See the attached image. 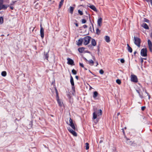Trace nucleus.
I'll return each mask as SVG.
<instances>
[{
	"label": "nucleus",
	"mask_w": 152,
	"mask_h": 152,
	"mask_svg": "<svg viewBox=\"0 0 152 152\" xmlns=\"http://www.w3.org/2000/svg\"><path fill=\"white\" fill-rule=\"evenodd\" d=\"M72 72L74 75H76L77 74V71L74 69L72 70Z\"/></svg>",
	"instance_id": "29"
},
{
	"label": "nucleus",
	"mask_w": 152,
	"mask_h": 152,
	"mask_svg": "<svg viewBox=\"0 0 152 152\" xmlns=\"http://www.w3.org/2000/svg\"><path fill=\"white\" fill-rule=\"evenodd\" d=\"M91 39V37L88 36H86L83 38V44L85 45H87L89 43Z\"/></svg>",
	"instance_id": "4"
},
{
	"label": "nucleus",
	"mask_w": 152,
	"mask_h": 152,
	"mask_svg": "<svg viewBox=\"0 0 152 152\" xmlns=\"http://www.w3.org/2000/svg\"><path fill=\"white\" fill-rule=\"evenodd\" d=\"M74 8L72 7H70L69 10V12L71 14H72Z\"/></svg>",
	"instance_id": "20"
},
{
	"label": "nucleus",
	"mask_w": 152,
	"mask_h": 152,
	"mask_svg": "<svg viewBox=\"0 0 152 152\" xmlns=\"http://www.w3.org/2000/svg\"><path fill=\"white\" fill-rule=\"evenodd\" d=\"M61 2H64V0H61Z\"/></svg>",
	"instance_id": "62"
},
{
	"label": "nucleus",
	"mask_w": 152,
	"mask_h": 152,
	"mask_svg": "<svg viewBox=\"0 0 152 152\" xmlns=\"http://www.w3.org/2000/svg\"><path fill=\"white\" fill-rule=\"evenodd\" d=\"M93 58L94 60H95V58L94 56H93Z\"/></svg>",
	"instance_id": "55"
},
{
	"label": "nucleus",
	"mask_w": 152,
	"mask_h": 152,
	"mask_svg": "<svg viewBox=\"0 0 152 152\" xmlns=\"http://www.w3.org/2000/svg\"><path fill=\"white\" fill-rule=\"evenodd\" d=\"M99 73L101 74H103V73H104V71L101 69H100V70H99Z\"/></svg>",
	"instance_id": "36"
},
{
	"label": "nucleus",
	"mask_w": 152,
	"mask_h": 152,
	"mask_svg": "<svg viewBox=\"0 0 152 152\" xmlns=\"http://www.w3.org/2000/svg\"><path fill=\"white\" fill-rule=\"evenodd\" d=\"M63 2H61V1H60V2L59 5V8H60L62 6V5L63 4Z\"/></svg>",
	"instance_id": "32"
},
{
	"label": "nucleus",
	"mask_w": 152,
	"mask_h": 152,
	"mask_svg": "<svg viewBox=\"0 0 152 152\" xmlns=\"http://www.w3.org/2000/svg\"><path fill=\"white\" fill-rule=\"evenodd\" d=\"M67 60L68 61L67 63L69 65H74V62L70 58H67Z\"/></svg>",
	"instance_id": "8"
},
{
	"label": "nucleus",
	"mask_w": 152,
	"mask_h": 152,
	"mask_svg": "<svg viewBox=\"0 0 152 152\" xmlns=\"http://www.w3.org/2000/svg\"><path fill=\"white\" fill-rule=\"evenodd\" d=\"M98 121V120H97V119H96V121H95V123H96Z\"/></svg>",
	"instance_id": "59"
},
{
	"label": "nucleus",
	"mask_w": 152,
	"mask_h": 152,
	"mask_svg": "<svg viewBox=\"0 0 152 152\" xmlns=\"http://www.w3.org/2000/svg\"><path fill=\"white\" fill-rule=\"evenodd\" d=\"M56 97H57V98H58V92H57V90L56 89Z\"/></svg>",
	"instance_id": "42"
},
{
	"label": "nucleus",
	"mask_w": 152,
	"mask_h": 152,
	"mask_svg": "<svg viewBox=\"0 0 152 152\" xmlns=\"http://www.w3.org/2000/svg\"><path fill=\"white\" fill-rule=\"evenodd\" d=\"M86 20L84 19H83L82 20V22L83 23H86Z\"/></svg>",
	"instance_id": "39"
},
{
	"label": "nucleus",
	"mask_w": 152,
	"mask_h": 152,
	"mask_svg": "<svg viewBox=\"0 0 152 152\" xmlns=\"http://www.w3.org/2000/svg\"><path fill=\"white\" fill-rule=\"evenodd\" d=\"M149 20L145 18H144V21L147 23L149 22Z\"/></svg>",
	"instance_id": "40"
},
{
	"label": "nucleus",
	"mask_w": 152,
	"mask_h": 152,
	"mask_svg": "<svg viewBox=\"0 0 152 152\" xmlns=\"http://www.w3.org/2000/svg\"><path fill=\"white\" fill-rule=\"evenodd\" d=\"M70 83L72 86H74V83L73 77L71 75L70 76Z\"/></svg>",
	"instance_id": "18"
},
{
	"label": "nucleus",
	"mask_w": 152,
	"mask_h": 152,
	"mask_svg": "<svg viewBox=\"0 0 152 152\" xmlns=\"http://www.w3.org/2000/svg\"><path fill=\"white\" fill-rule=\"evenodd\" d=\"M122 131H123V134H125V132H124V129H122Z\"/></svg>",
	"instance_id": "53"
},
{
	"label": "nucleus",
	"mask_w": 152,
	"mask_h": 152,
	"mask_svg": "<svg viewBox=\"0 0 152 152\" xmlns=\"http://www.w3.org/2000/svg\"><path fill=\"white\" fill-rule=\"evenodd\" d=\"M15 2H16V1H13L12 2V3L10 4V5H14V4H15Z\"/></svg>",
	"instance_id": "48"
},
{
	"label": "nucleus",
	"mask_w": 152,
	"mask_h": 152,
	"mask_svg": "<svg viewBox=\"0 0 152 152\" xmlns=\"http://www.w3.org/2000/svg\"><path fill=\"white\" fill-rule=\"evenodd\" d=\"M137 52L136 51H135L134 53V55H135V54L137 53Z\"/></svg>",
	"instance_id": "60"
},
{
	"label": "nucleus",
	"mask_w": 152,
	"mask_h": 152,
	"mask_svg": "<svg viewBox=\"0 0 152 152\" xmlns=\"http://www.w3.org/2000/svg\"><path fill=\"white\" fill-rule=\"evenodd\" d=\"M85 144H86V150L88 149L89 148V144L88 142H86V143Z\"/></svg>",
	"instance_id": "27"
},
{
	"label": "nucleus",
	"mask_w": 152,
	"mask_h": 152,
	"mask_svg": "<svg viewBox=\"0 0 152 152\" xmlns=\"http://www.w3.org/2000/svg\"><path fill=\"white\" fill-rule=\"evenodd\" d=\"M87 26L86 25H84L83 26V27L84 28H87Z\"/></svg>",
	"instance_id": "49"
},
{
	"label": "nucleus",
	"mask_w": 152,
	"mask_h": 152,
	"mask_svg": "<svg viewBox=\"0 0 152 152\" xmlns=\"http://www.w3.org/2000/svg\"><path fill=\"white\" fill-rule=\"evenodd\" d=\"M102 19L101 18H100L98 19L97 21V23L99 26H101L102 25Z\"/></svg>",
	"instance_id": "12"
},
{
	"label": "nucleus",
	"mask_w": 152,
	"mask_h": 152,
	"mask_svg": "<svg viewBox=\"0 0 152 152\" xmlns=\"http://www.w3.org/2000/svg\"><path fill=\"white\" fill-rule=\"evenodd\" d=\"M100 31L99 28H97L96 29V33L99 35L100 33Z\"/></svg>",
	"instance_id": "30"
},
{
	"label": "nucleus",
	"mask_w": 152,
	"mask_h": 152,
	"mask_svg": "<svg viewBox=\"0 0 152 152\" xmlns=\"http://www.w3.org/2000/svg\"><path fill=\"white\" fill-rule=\"evenodd\" d=\"M85 59L86 61H87V59L86 58H85Z\"/></svg>",
	"instance_id": "64"
},
{
	"label": "nucleus",
	"mask_w": 152,
	"mask_h": 152,
	"mask_svg": "<svg viewBox=\"0 0 152 152\" xmlns=\"http://www.w3.org/2000/svg\"><path fill=\"white\" fill-rule=\"evenodd\" d=\"M98 52H99V47L98 48Z\"/></svg>",
	"instance_id": "63"
},
{
	"label": "nucleus",
	"mask_w": 152,
	"mask_h": 152,
	"mask_svg": "<svg viewBox=\"0 0 152 152\" xmlns=\"http://www.w3.org/2000/svg\"><path fill=\"white\" fill-rule=\"evenodd\" d=\"M136 91L137 92V93L138 94H139V95H140V96L141 97V98H142V96L140 95V92H139V90H136Z\"/></svg>",
	"instance_id": "38"
},
{
	"label": "nucleus",
	"mask_w": 152,
	"mask_h": 152,
	"mask_svg": "<svg viewBox=\"0 0 152 152\" xmlns=\"http://www.w3.org/2000/svg\"><path fill=\"white\" fill-rule=\"evenodd\" d=\"M88 63L89 64H92V65H93L94 63V62L92 60H90L88 61Z\"/></svg>",
	"instance_id": "35"
},
{
	"label": "nucleus",
	"mask_w": 152,
	"mask_h": 152,
	"mask_svg": "<svg viewBox=\"0 0 152 152\" xmlns=\"http://www.w3.org/2000/svg\"><path fill=\"white\" fill-rule=\"evenodd\" d=\"M134 43L135 45L137 46L138 47H140V43L141 42L140 39L138 37H134Z\"/></svg>",
	"instance_id": "3"
},
{
	"label": "nucleus",
	"mask_w": 152,
	"mask_h": 152,
	"mask_svg": "<svg viewBox=\"0 0 152 152\" xmlns=\"http://www.w3.org/2000/svg\"><path fill=\"white\" fill-rule=\"evenodd\" d=\"M103 142V141L102 140H100V141L99 142V143H102V142Z\"/></svg>",
	"instance_id": "58"
},
{
	"label": "nucleus",
	"mask_w": 152,
	"mask_h": 152,
	"mask_svg": "<svg viewBox=\"0 0 152 152\" xmlns=\"http://www.w3.org/2000/svg\"><path fill=\"white\" fill-rule=\"evenodd\" d=\"M98 93L97 91H94V92L93 95V97L94 98H95L98 95Z\"/></svg>",
	"instance_id": "22"
},
{
	"label": "nucleus",
	"mask_w": 152,
	"mask_h": 152,
	"mask_svg": "<svg viewBox=\"0 0 152 152\" xmlns=\"http://www.w3.org/2000/svg\"><path fill=\"white\" fill-rule=\"evenodd\" d=\"M1 74L3 76L5 77L7 75V73L6 71H3L2 72Z\"/></svg>",
	"instance_id": "24"
},
{
	"label": "nucleus",
	"mask_w": 152,
	"mask_h": 152,
	"mask_svg": "<svg viewBox=\"0 0 152 152\" xmlns=\"http://www.w3.org/2000/svg\"><path fill=\"white\" fill-rule=\"evenodd\" d=\"M121 62L122 63H124L125 62V61L123 59H121L120 60Z\"/></svg>",
	"instance_id": "41"
},
{
	"label": "nucleus",
	"mask_w": 152,
	"mask_h": 152,
	"mask_svg": "<svg viewBox=\"0 0 152 152\" xmlns=\"http://www.w3.org/2000/svg\"><path fill=\"white\" fill-rule=\"evenodd\" d=\"M41 28L40 30L41 37L42 39L44 37V30L43 28L42 27L41 25L40 26Z\"/></svg>",
	"instance_id": "9"
},
{
	"label": "nucleus",
	"mask_w": 152,
	"mask_h": 152,
	"mask_svg": "<svg viewBox=\"0 0 152 152\" xmlns=\"http://www.w3.org/2000/svg\"><path fill=\"white\" fill-rule=\"evenodd\" d=\"M4 2V0H0V4H2Z\"/></svg>",
	"instance_id": "46"
},
{
	"label": "nucleus",
	"mask_w": 152,
	"mask_h": 152,
	"mask_svg": "<svg viewBox=\"0 0 152 152\" xmlns=\"http://www.w3.org/2000/svg\"><path fill=\"white\" fill-rule=\"evenodd\" d=\"M140 61L141 64H142L143 62V58H141L140 59Z\"/></svg>",
	"instance_id": "47"
},
{
	"label": "nucleus",
	"mask_w": 152,
	"mask_h": 152,
	"mask_svg": "<svg viewBox=\"0 0 152 152\" xmlns=\"http://www.w3.org/2000/svg\"><path fill=\"white\" fill-rule=\"evenodd\" d=\"M145 0L148 2L150 1L151 3H152V0Z\"/></svg>",
	"instance_id": "50"
},
{
	"label": "nucleus",
	"mask_w": 152,
	"mask_h": 152,
	"mask_svg": "<svg viewBox=\"0 0 152 152\" xmlns=\"http://www.w3.org/2000/svg\"><path fill=\"white\" fill-rule=\"evenodd\" d=\"M75 25L77 27H78V25L77 23H75Z\"/></svg>",
	"instance_id": "57"
},
{
	"label": "nucleus",
	"mask_w": 152,
	"mask_h": 152,
	"mask_svg": "<svg viewBox=\"0 0 152 152\" xmlns=\"http://www.w3.org/2000/svg\"><path fill=\"white\" fill-rule=\"evenodd\" d=\"M73 122L72 121V120L71 119V118H69V123L68 124L69 125V124H71L73 123Z\"/></svg>",
	"instance_id": "34"
},
{
	"label": "nucleus",
	"mask_w": 152,
	"mask_h": 152,
	"mask_svg": "<svg viewBox=\"0 0 152 152\" xmlns=\"http://www.w3.org/2000/svg\"><path fill=\"white\" fill-rule=\"evenodd\" d=\"M116 82L119 85H120L121 83V80L119 79H117L116 80Z\"/></svg>",
	"instance_id": "28"
},
{
	"label": "nucleus",
	"mask_w": 152,
	"mask_h": 152,
	"mask_svg": "<svg viewBox=\"0 0 152 152\" xmlns=\"http://www.w3.org/2000/svg\"><path fill=\"white\" fill-rule=\"evenodd\" d=\"M97 114L98 116L102 115V110L101 109L98 110L97 111L96 109V110H94V112L93 113V119L94 120L96 118Z\"/></svg>",
	"instance_id": "2"
},
{
	"label": "nucleus",
	"mask_w": 152,
	"mask_h": 152,
	"mask_svg": "<svg viewBox=\"0 0 152 152\" xmlns=\"http://www.w3.org/2000/svg\"><path fill=\"white\" fill-rule=\"evenodd\" d=\"M131 80L132 82L137 83L138 82V80L137 76L134 75H131Z\"/></svg>",
	"instance_id": "6"
},
{
	"label": "nucleus",
	"mask_w": 152,
	"mask_h": 152,
	"mask_svg": "<svg viewBox=\"0 0 152 152\" xmlns=\"http://www.w3.org/2000/svg\"><path fill=\"white\" fill-rule=\"evenodd\" d=\"M120 114V113H118L117 114V115L118 116Z\"/></svg>",
	"instance_id": "61"
},
{
	"label": "nucleus",
	"mask_w": 152,
	"mask_h": 152,
	"mask_svg": "<svg viewBox=\"0 0 152 152\" xmlns=\"http://www.w3.org/2000/svg\"><path fill=\"white\" fill-rule=\"evenodd\" d=\"M96 66H97V65H98L99 64H98V62H97V61H96Z\"/></svg>",
	"instance_id": "56"
},
{
	"label": "nucleus",
	"mask_w": 152,
	"mask_h": 152,
	"mask_svg": "<svg viewBox=\"0 0 152 152\" xmlns=\"http://www.w3.org/2000/svg\"><path fill=\"white\" fill-rule=\"evenodd\" d=\"M85 48L83 47L80 48H78V51L80 53H82L84 50Z\"/></svg>",
	"instance_id": "16"
},
{
	"label": "nucleus",
	"mask_w": 152,
	"mask_h": 152,
	"mask_svg": "<svg viewBox=\"0 0 152 152\" xmlns=\"http://www.w3.org/2000/svg\"><path fill=\"white\" fill-rule=\"evenodd\" d=\"M147 50L146 48H144L141 50V55L143 57H146L147 56Z\"/></svg>",
	"instance_id": "5"
},
{
	"label": "nucleus",
	"mask_w": 152,
	"mask_h": 152,
	"mask_svg": "<svg viewBox=\"0 0 152 152\" xmlns=\"http://www.w3.org/2000/svg\"><path fill=\"white\" fill-rule=\"evenodd\" d=\"M142 26L144 28L146 29H148L149 28L148 25L146 23H143V24L142 25Z\"/></svg>",
	"instance_id": "14"
},
{
	"label": "nucleus",
	"mask_w": 152,
	"mask_h": 152,
	"mask_svg": "<svg viewBox=\"0 0 152 152\" xmlns=\"http://www.w3.org/2000/svg\"><path fill=\"white\" fill-rule=\"evenodd\" d=\"M148 47L152 45V44L151 41L149 39L148 40Z\"/></svg>",
	"instance_id": "26"
},
{
	"label": "nucleus",
	"mask_w": 152,
	"mask_h": 152,
	"mask_svg": "<svg viewBox=\"0 0 152 152\" xmlns=\"http://www.w3.org/2000/svg\"><path fill=\"white\" fill-rule=\"evenodd\" d=\"M39 6L38 3H37L35 5V7L36 9H38L39 8Z\"/></svg>",
	"instance_id": "31"
},
{
	"label": "nucleus",
	"mask_w": 152,
	"mask_h": 152,
	"mask_svg": "<svg viewBox=\"0 0 152 152\" xmlns=\"http://www.w3.org/2000/svg\"><path fill=\"white\" fill-rule=\"evenodd\" d=\"M75 78H76L77 80H78V78H79L78 76H75Z\"/></svg>",
	"instance_id": "52"
},
{
	"label": "nucleus",
	"mask_w": 152,
	"mask_h": 152,
	"mask_svg": "<svg viewBox=\"0 0 152 152\" xmlns=\"http://www.w3.org/2000/svg\"><path fill=\"white\" fill-rule=\"evenodd\" d=\"M91 43L92 45L93 46H96V42L95 40L94 39H91Z\"/></svg>",
	"instance_id": "15"
},
{
	"label": "nucleus",
	"mask_w": 152,
	"mask_h": 152,
	"mask_svg": "<svg viewBox=\"0 0 152 152\" xmlns=\"http://www.w3.org/2000/svg\"><path fill=\"white\" fill-rule=\"evenodd\" d=\"M10 8L11 9V10H13V9H14V7H12V6H10Z\"/></svg>",
	"instance_id": "51"
},
{
	"label": "nucleus",
	"mask_w": 152,
	"mask_h": 152,
	"mask_svg": "<svg viewBox=\"0 0 152 152\" xmlns=\"http://www.w3.org/2000/svg\"><path fill=\"white\" fill-rule=\"evenodd\" d=\"M145 106L142 107H141V110H142L143 111L145 110Z\"/></svg>",
	"instance_id": "45"
},
{
	"label": "nucleus",
	"mask_w": 152,
	"mask_h": 152,
	"mask_svg": "<svg viewBox=\"0 0 152 152\" xmlns=\"http://www.w3.org/2000/svg\"><path fill=\"white\" fill-rule=\"evenodd\" d=\"M127 46L128 47V50L130 53H132V48L129 46L128 44H127Z\"/></svg>",
	"instance_id": "19"
},
{
	"label": "nucleus",
	"mask_w": 152,
	"mask_h": 152,
	"mask_svg": "<svg viewBox=\"0 0 152 152\" xmlns=\"http://www.w3.org/2000/svg\"><path fill=\"white\" fill-rule=\"evenodd\" d=\"M4 22V19L2 17H0V24H1L3 23Z\"/></svg>",
	"instance_id": "23"
},
{
	"label": "nucleus",
	"mask_w": 152,
	"mask_h": 152,
	"mask_svg": "<svg viewBox=\"0 0 152 152\" xmlns=\"http://www.w3.org/2000/svg\"><path fill=\"white\" fill-rule=\"evenodd\" d=\"M83 39L80 38L78 40V42H77V45H78V46H80L81 45H82L83 42Z\"/></svg>",
	"instance_id": "10"
},
{
	"label": "nucleus",
	"mask_w": 152,
	"mask_h": 152,
	"mask_svg": "<svg viewBox=\"0 0 152 152\" xmlns=\"http://www.w3.org/2000/svg\"><path fill=\"white\" fill-rule=\"evenodd\" d=\"M78 12L80 14V15H83V13L82 11H81L80 10H78Z\"/></svg>",
	"instance_id": "33"
},
{
	"label": "nucleus",
	"mask_w": 152,
	"mask_h": 152,
	"mask_svg": "<svg viewBox=\"0 0 152 152\" xmlns=\"http://www.w3.org/2000/svg\"><path fill=\"white\" fill-rule=\"evenodd\" d=\"M56 97H57V98H58V92H57V90L56 89Z\"/></svg>",
	"instance_id": "43"
},
{
	"label": "nucleus",
	"mask_w": 152,
	"mask_h": 152,
	"mask_svg": "<svg viewBox=\"0 0 152 152\" xmlns=\"http://www.w3.org/2000/svg\"><path fill=\"white\" fill-rule=\"evenodd\" d=\"M88 6L91 9H92L95 12H97V10L96 8L95 7V6H94L93 5H91V4H88Z\"/></svg>",
	"instance_id": "7"
},
{
	"label": "nucleus",
	"mask_w": 152,
	"mask_h": 152,
	"mask_svg": "<svg viewBox=\"0 0 152 152\" xmlns=\"http://www.w3.org/2000/svg\"><path fill=\"white\" fill-rule=\"evenodd\" d=\"M9 6V5H8V6H7V5H3V4H0V10H6L7 9V7H8Z\"/></svg>",
	"instance_id": "11"
},
{
	"label": "nucleus",
	"mask_w": 152,
	"mask_h": 152,
	"mask_svg": "<svg viewBox=\"0 0 152 152\" xmlns=\"http://www.w3.org/2000/svg\"><path fill=\"white\" fill-rule=\"evenodd\" d=\"M57 100L59 106H61L62 104V102H61V100L59 99L58 98H57Z\"/></svg>",
	"instance_id": "21"
},
{
	"label": "nucleus",
	"mask_w": 152,
	"mask_h": 152,
	"mask_svg": "<svg viewBox=\"0 0 152 152\" xmlns=\"http://www.w3.org/2000/svg\"><path fill=\"white\" fill-rule=\"evenodd\" d=\"M148 47L150 52H152V45L149 46Z\"/></svg>",
	"instance_id": "37"
},
{
	"label": "nucleus",
	"mask_w": 152,
	"mask_h": 152,
	"mask_svg": "<svg viewBox=\"0 0 152 152\" xmlns=\"http://www.w3.org/2000/svg\"><path fill=\"white\" fill-rule=\"evenodd\" d=\"M72 89L73 91L72 92V94L74 95V93H75V87L74 86H72Z\"/></svg>",
	"instance_id": "25"
},
{
	"label": "nucleus",
	"mask_w": 152,
	"mask_h": 152,
	"mask_svg": "<svg viewBox=\"0 0 152 152\" xmlns=\"http://www.w3.org/2000/svg\"><path fill=\"white\" fill-rule=\"evenodd\" d=\"M49 51L45 52H44V56L45 57V59H46L48 60V57L49 55L48 54Z\"/></svg>",
	"instance_id": "13"
},
{
	"label": "nucleus",
	"mask_w": 152,
	"mask_h": 152,
	"mask_svg": "<svg viewBox=\"0 0 152 152\" xmlns=\"http://www.w3.org/2000/svg\"><path fill=\"white\" fill-rule=\"evenodd\" d=\"M89 30H90V31H91V27L90 26V27L89 28Z\"/></svg>",
	"instance_id": "54"
},
{
	"label": "nucleus",
	"mask_w": 152,
	"mask_h": 152,
	"mask_svg": "<svg viewBox=\"0 0 152 152\" xmlns=\"http://www.w3.org/2000/svg\"><path fill=\"white\" fill-rule=\"evenodd\" d=\"M69 125L71 126L73 129H71L70 127L68 128L67 129L69 131L72 133L73 136L75 137L77 136V134L75 131L77 129L75 127L74 124L73 123L72 124H69Z\"/></svg>",
	"instance_id": "1"
},
{
	"label": "nucleus",
	"mask_w": 152,
	"mask_h": 152,
	"mask_svg": "<svg viewBox=\"0 0 152 152\" xmlns=\"http://www.w3.org/2000/svg\"><path fill=\"white\" fill-rule=\"evenodd\" d=\"M80 65L81 67H83V68H84L83 64L82 63H80Z\"/></svg>",
	"instance_id": "44"
},
{
	"label": "nucleus",
	"mask_w": 152,
	"mask_h": 152,
	"mask_svg": "<svg viewBox=\"0 0 152 152\" xmlns=\"http://www.w3.org/2000/svg\"><path fill=\"white\" fill-rule=\"evenodd\" d=\"M105 39L107 42H109L110 41V38L108 36H106L105 37Z\"/></svg>",
	"instance_id": "17"
}]
</instances>
